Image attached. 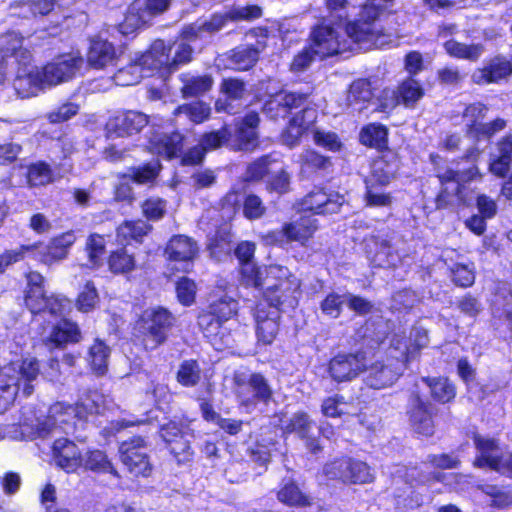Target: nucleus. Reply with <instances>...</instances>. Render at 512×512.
<instances>
[{
    "label": "nucleus",
    "mask_w": 512,
    "mask_h": 512,
    "mask_svg": "<svg viewBox=\"0 0 512 512\" xmlns=\"http://www.w3.org/2000/svg\"><path fill=\"white\" fill-rule=\"evenodd\" d=\"M428 344L427 332L421 328L411 331L409 339L405 335L394 334L390 339L388 357L376 361L365 368V382L374 389H382L394 384L406 368V363Z\"/></svg>",
    "instance_id": "1"
},
{
    "label": "nucleus",
    "mask_w": 512,
    "mask_h": 512,
    "mask_svg": "<svg viewBox=\"0 0 512 512\" xmlns=\"http://www.w3.org/2000/svg\"><path fill=\"white\" fill-rule=\"evenodd\" d=\"M241 281L247 287L266 285L264 299L272 305L295 307L300 295V281L281 265L257 267L253 262L241 265Z\"/></svg>",
    "instance_id": "2"
},
{
    "label": "nucleus",
    "mask_w": 512,
    "mask_h": 512,
    "mask_svg": "<svg viewBox=\"0 0 512 512\" xmlns=\"http://www.w3.org/2000/svg\"><path fill=\"white\" fill-rule=\"evenodd\" d=\"M104 406V396L98 391H89L80 396L76 406L57 402L49 409V415L41 424L40 434L45 435L58 427L68 433L72 430L75 419L83 420L88 415L100 413Z\"/></svg>",
    "instance_id": "3"
},
{
    "label": "nucleus",
    "mask_w": 512,
    "mask_h": 512,
    "mask_svg": "<svg viewBox=\"0 0 512 512\" xmlns=\"http://www.w3.org/2000/svg\"><path fill=\"white\" fill-rule=\"evenodd\" d=\"M39 363L36 358L27 357L11 362L0 369V413L12 404L20 390L25 396L33 392L32 382L39 375Z\"/></svg>",
    "instance_id": "4"
},
{
    "label": "nucleus",
    "mask_w": 512,
    "mask_h": 512,
    "mask_svg": "<svg viewBox=\"0 0 512 512\" xmlns=\"http://www.w3.org/2000/svg\"><path fill=\"white\" fill-rule=\"evenodd\" d=\"M386 7L381 0H368L361 8L359 19L347 25V36L359 44V49L383 47L387 43L386 36L375 24Z\"/></svg>",
    "instance_id": "5"
},
{
    "label": "nucleus",
    "mask_w": 512,
    "mask_h": 512,
    "mask_svg": "<svg viewBox=\"0 0 512 512\" xmlns=\"http://www.w3.org/2000/svg\"><path fill=\"white\" fill-rule=\"evenodd\" d=\"M313 53L320 58L338 53L359 49V44L346 34V28L338 26L319 25L310 36Z\"/></svg>",
    "instance_id": "6"
},
{
    "label": "nucleus",
    "mask_w": 512,
    "mask_h": 512,
    "mask_svg": "<svg viewBox=\"0 0 512 512\" xmlns=\"http://www.w3.org/2000/svg\"><path fill=\"white\" fill-rule=\"evenodd\" d=\"M262 10L257 5L237 6L224 13L214 14L209 21L196 22L182 31L184 40L192 41L204 34H212L222 29L231 20H253L261 17Z\"/></svg>",
    "instance_id": "7"
},
{
    "label": "nucleus",
    "mask_w": 512,
    "mask_h": 512,
    "mask_svg": "<svg viewBox=\"0 0 512 512\" xmlns=\"http://www.w3.org/2000/svg\"><path fill=\"white\" fill-rule=\"evenodd\" d=\"M170 4L171 0H134L119 25L120 33L125 36L134 35L150 25L155 17L163 14Z\"/></svg>",
    "instance_id": "8"
},
{
    "label": "nucleus",
    "mask_w": 512,
    "mask_h": 512,
    "mask_svg": "<svg viewBox=\"0 0 512 512\" xmlns=\"http://www.w3.org/2000/svg\"><path fill=\"white\" fill-rule=\"evenodd\" d=\"M148 51L152 56L151 65L164 76L177 70L179 65L190 62L193 50L183 41L168 45L163 40H156Z\"/></svg>",
    "instance_id": "9"
},
{
    "label": "nucleus",
    "mask_w": 512,
    "mask_h": 512,
    "mask_svg": "<svg viewBox=\"0 0 512 512\" xmlns=\"http://www.w3.org/2000/svg\"><path fill=\"white\" fill-rule=\"evenodd\" d=\"M474 443L477 449L475 467L489 468L512 477V453L504 452L492 438L477 435Z\"/></svg>",
    "instance_id": "10"
},
{
    "label": "nucleus",
    "mask_w": 512,
    "mask_h": 512,
    "mask_svg": "<svg viewBox=\"0 0 512 512\" xmlns=\"http://www.w3.org/2000/svg\"><path fill=\"white\" fill-rule=\"evenodd\" d=\"M172 323L173 317L166 309L161 307L146 309L138 322V328L145 336L146 348L154 349L162 344Z\"/></svg>",
    "instance_id": "11"
},
{
    "label": "nucleus",
    "mask_w": 512,
    "mask_h": 512,
    "mask_svg": "<svg viewBox=\"0 0 512 512\" xmlns=\"http://www.w3.org/2000/svg\"><path fill=\"white\" fill-rule=\"evenodd\" d=\"M234 382L239 403L247 411L252 410L258 402H267L272 397V389L261 374L252 373L247 379L243 374H236Z\"/></svg>",
    "instance_id": "12"
},
{
    "label": "nucleus",
    "mask_w": 512,
    "mask_h": 512,
    "mask_svg": "<svg viewBox=\"0 0 512 512\" xmlns=\"http://www.w3.org/2000/svg\"><path fill=\"white\" fill-rule=\"evenodd\" d=\"M76 236L73 231H67L53 237L47 244L37 242L25 245L31 247L27 257L38 261L45 266H52L67 258L69 249L74 244Z\"/></svg>",
    "instance_id": "13"
},
{
    "label": "nucleus",
    "mask_w": 512,
    "mask_h": 512,
    "mask_svg": "<svg viewBox=\"0 0 512 512\" xmlns=\"http://www.w3.org/2000/svg\"><path fill=\"white\" fill-rule=\"evenodd\" d=\"M83 64L79 53L60 55L41 68L44 83L47 88H52L69 82L80 73Z\"/></svg>",
    "instance_id": "14"
},
{
    "label": "nucleus",
    "mask_w": 512,
    "mask_h": 512,
    "mask_svg": "<svg viewBox=\"0 0 512 512\" xmlns=\"http://www.w3.org/2000/svg\"><path fill=\"white\" fill-rule=\"evenodd\" d=\"M424 89L418 81L408 78L400 83L396 90L384 89L380 96V107L382 111H388L399 104L407 108H413L423 97Z\"/></svg>",
    "instance_id": "15"
},
{
    "label": "nucleus",
    "mask_w": 512,
    "mask_h": 512,
    "mask_svg": "<svg viewBox=\"0 0 512 512\" xmlns=\"http://www.w3.org/2000/svg\"><path fill=\"white\" fill-rule=\"evenodd\" d=\"M279 307L272 305L271 301L263 299L258 302L254 309L256 336L258 342L263 345H270L278 334Z\"/></svg>",
    "instance_id": "16"
},
{
    "label": "nucleus",
    "mask_w": 512,
    "mask_h": 512,
    "mask_svg": "<svg viewBox=\"0 0 512 512\" xmlns=\"http://www.w3.org/2000/svg\"><path fill=\"white\" fill-rule=\"evenodd\" d=\"M120 457L129 472L135 476H148L152 467L146 453L145 441L134 437L124 441L119 448Z\"/></svg>",
    "instance_id": "17"
},
{
    "label": "nucleus",
    "mask_w": 512,
    "mask_h": 512,
    "mask_svg": "<svg viewBox=\"0 0 512 512\" xmlns=\"http://www.w3.org/2000/svg\"><path fill=\"white\" fill-rule=\"evenodd\" d=\"M237 309V302L232 297L224 295L210 304L209 312L199 316V326L208 337L216 334L221 323L234 316Z\"/></svg>",
    "instance_id": "18"
},
{
    "label": "nucleus",
    "mask_w": 512,
    "mask_h": 512,
    "mask_svg": "<svg viewBox=\"0 0 512 512\" xmlns=\"http://www.w3.org/2000/svg\"><path fill=\"white\" fill-rule=\"evenodd\" d=\"M18 66L13 86L21 98L37 96L47 88L41 68L31 66L30 61L19 63Z\"/></svg>",
    "instance_id": "19"
},
{
    "label": "nucleus",
    "mask_w": 512,
    "mask_h": 512,
    "mask_svg": "<svg viewBox=\"0 0 512 512\" xmlns=\"http://www.w3.org/2000/svg\"><path fill=\"white\" fill-rule=\"evenodd\" d=\"M152 56L149 51L142 54H135L131 62L124 68L119 69L114 75V81L118 86H130L140 82L143 77L153 75L155 67L151 65Z\"/></svg>",
    "instance_id": "20"
},
{
    "label": "nucleus",
    "mask_w": 512,
    "mask_h": 512,
    "mask_svg": "<svg viewBox=\"0 0 512 512\" xmlns=\"http://www.w3.org/2000/svg\"><path fill=\"white\" fill-rule=\"evenodd\" d=\"M148 124L145 114L135 111L121 112L111 117L106 124L108 138L131 136Z\"/></svg>",
    "instance_id": "21"
},
{
    "label": "nucleus",
    "mask_w": 512,
    "mask_h": 512,
    "mask_svg": "<svg viewBox=\"0 0 512 512\" xmlns=\"http://www.w3.org/2000/svg\"><path fill=\"white\" fill-rule=\"evenodd\" d=\"M197 253V244L191 238L183 235L172 237L166 247L169 260L175 263L172 269L176 270L188 271Z\"/></svg>",
    "instance_id": "22"
},
{
    "label": "nucleus",
    "mask_w": 512,
    "mask_h": 512,
    "mask_svg": "<svg viewBox=\"0 0 512 512\" xmlns=\"http://www.w3.org/2000/svg\"><path fill=\"white\" fill-rule=\"evenodd\" d=\"M366 362L363 353L340 354L329 363V373L338 382L349 381L365 371Z\"/></svg>",
    "instance_id": "23"
},
{
    "label": "nucleus",
    "mask_w": 512,
    "mask_h": 512,
    "mask_svg": "<svg viewBox=\"0 0 512 512\" xmlns=\"http://www.w3.org/2000/svg\"><path fill=\"white\" fill-rule=\"evenodd\" d=\"M344 203L343 196L337 193H326L322 189H315L308 193L300 202V209L315 214H333L340 211Z\"/></svg>",
    "instance_id": "24"
},
{
    "label": "nucleus",
    "mask_w": 512,
    "mask_h": 512,
    "mask_svg": "<svg viewBox=\"0 0 512 512\" xmlns=\"http://www.w3.org/2000/svg\"><path fill=\"white\" fill-rule=\"evenodd\" d=\"M318 226L316 220L309 216L300 217L298 220L286 224L279 232L269 235L271 243H281L285 237L287 241H295L305 244L315 233Z\"/></svg>",
    "instance_id": "25"
},
{
    "label": "nucleus",
    "mask_w": 512,
    "mask_h": 512,
    "mask_svg": "<svg viewBox=\"0 0 512 512\" xmlns=\"http://www.w3.org/2000/svg\"><path fill=\"white\" fill-rule=\"evenodd\" d=\"M31 61V53L23 47V37L17 32H8L0 36V62L6 66Z\"/></svg>",
    "instance_id": "26"
},
{
    "label": "nucleus",
    "mask_w": 512,
    "mask_h": 512,
    "mask_svg": "<svg viewBox=\"0 0 512 512\" xmlns=\"http://www.w3.org/2000/svg\"><path fill=\"white\" fill-rule=\"evenodd\" d=\"M53 452L56 464L67 473H74L82 468L84 455L70 440L57 439L53 445Z\"/></svg>",
    "instance_id": "27"
},
{
    "label": "nucleus",
    "mask_w": 512,
    "mask_h": 512,
    "mask_svg": "<svg viewBox=\"0 0 512 512\" xmlns=\"http://www.w3.org/2000/svg\"><path fill=\"white\" fill-rule=\"evenodd\" d=\"M478 177H481V175L476 166H472L463 171L447 170L439 175L440 182L444 187L440 197L455 196L458 201H464L461 189L462 185Z\"/></svg>",
    "instance_id": "28"
},
{
    "label": "nucleus",
    "mask_w": 512,
    "mask_h": 512,
    "mask_svg": "<svg viewBox=\"0 0 512 512\" xmlns=\"http://www.w3.org/2000/svg\"><path fill=\"white\" fill-rule=\"evenodd\" d=\"M317 111L314 108H305L300 113L295 114L289 121L286 131L282 134L283 142L292 147L296 145L301 136L316 121Z\"/></svg>",
    "instance_id": "29"
},
{
    "label": "nucleus",
    "mask_w": 512,
    "mask_h": 512,
    "mask_svg": "<svg viewBox=\"0 0 512 512\" xmlns=\"http://www.w3.org/2000/svg\"><path fill=\"white\" fill-rule=\"evenodd\" d=\"M182 136L179 133H166L154 131L149 136L148 149L151 153L165 158H173L182 148Z\"/></svg>",
    "instance_id": "30"
},
{
    "label": "nucleus",
    "mask_w": 512,
    "mask_h": 512,
    "mask_svg": "<svg viewBox=\"0 0 512 512\" xmlns=\"http://www.w3.org/2000/svg\"><path fill=\"white\" fill-rule=\"evenodd\" d=\"M170 430L175 431V434L181 432L180 426L171 421L161 427V437L169 445L171 453L179 463L189 462L193 457V450L187 435H181L180 439H174L170 437Z\"/></svg>",
    "instance_id": "31"
},
{
    "label": "nucleus",
    "mask_w": 512,
    "mask_h": 512,
    "mask_svg": "<svg viewBox=\"0 0 512 512\" xmlns=\"http://www.w3.org/2000/svg\"><path fill=\"white\" fill-rule=\"evenodd\" d=\"M116 59L117 53L112 43L101 37H96L91 40L87 53V61L91 67L102 69L113 65Z\"/></svg>",
    "instance_id": "32"
},
{
    "label": "nucleus",
    "mask_w": 512,
    "mask_h": 512,
    "mask_svg": "<svg viewBox=\"0 0 512 512\" xmlns=\"http://www.w3.org/2000/svg\"><path fill=\"white\" fill-rule=\"evenodd\" d=\"M411 423L417 433L423 435H431L433 433V421L428 405L420 398L419 395L411 397L409 402V411Z\"/></svg>",
    "instance_id": "33"
},
{
    "label": "nucleus",
    "mask_w": 512,
    "mask_h": 512,
    "mask_svg": "<svg viewBox=\"0 0 512 512\" xmlns=\"http://www.w3.org/2000/svg\"><path fill=\"white\" fill-rule=\"evenodd\" d=\"M270 99L265 102L264 112L271 118H277L284 116L286 108L299 107L305 100V97L301 94L292 92H275L270 95Z\"/></svg>",
    "instance_id": "34"
},
{
    "label": "nucleus",
    "mask_w": 512,
    "mask_h": 512,
    "mask_svg": "<svg viewBox=\"0 0 512 512\" xmlns=\"http://www.w3.org/2000/svg\"><path fill=\"white\" fill-rule=\"evenodd\" d=\"M512 73V64L503 58H495L490 64L482 69L476 70L472 79L476 84H489L498 82Z\"/></svg>",
    "instance_id": "35"
},
{
    "label": "nucleus",
    "mask_w": 512,
    "mask_h": 512,
    "mask_svg": "<svg viewBox=\"0 0 512 512\" xmlns=\"http://www.w3.org/2000/svg\"><path fill=\"white\" fill-rule=\"evenodd\" d=\"M397 168L398 164L393 155L379 157L372 162L371 172L365 183L387 185L395 175Z\"/></svg>",
    "instance_id": "36"
},
{
    "label": "nucleus",
    "mask_w": 512,
    "mask_h": 512,
    "mask_svg": "<svg viewBox=\"0 0 512 512\" xmlns=\"http://www.w3.org/2000/svg\"><path fill=\"white\" fill-rule=\"evenodd\" d=\"M80 340V330L78 326L63 318L53 325L46 342L47 345L59 347L67 343H74Z\"/></svg>",
    "instance_id": "37"
},
{
    "label": "nucleus",
    "mask_w": 512,
    "mask_h": 512,
    "mask_svg": "<svg viewBox=\"0 0 512 512\" xmlns=\"http://www.w3.org/2000/svg\"><path fill=\"white\" fill-rule=\"evenodd\" d=\"M512 162V136L497 144V153L490 158L489 171L497 177L503 178L510 169Z\"/></svg>",
    "instance_id": "38"
},
{
    "label": "nucleus",
    "mask_w": 512,
    "mask_h": 512,
    "mask_svg": "<svg viewBox=\"0 0 512 512\" xmlns=\"http://www.w3.org/2000/svg\"><path fill=\"white\" fill-rule=\"evenodd\" d=\"M313 428V422L304 412L295 413L289 423L284 427V431L288 433H296L300 438L306 440L308 449L317 452L320 449L317 440L311 437L310 431Z\"/></svg>",
    "instance_id": "39"
},
{
    "label": "nucleus",
    "mask_w": 512,
    "mask_h": 512,
    "mask_svg": "<svg viewBox=\"0 0 512 512\" xmlns=\"http://www.w3.org/2000/svg\"><path fill=\"white\" fill-rule=\"evenodd\" d=\"M259 123L257 113H248L243 120L237 124L236 138L238 148L241 150H249L256 145V128Z\"/></svg>",
    "instance_id": "40"
},
{
    "label": "nucleus",
    "mask_w": 512,
    "mask_h": 512,
    "mask_svg": "<svg viewBox=\"0 0 512 512\" xmlns=\"http://www.w3.org/2000/svg\"><path fill=\"white\" fill-rule=\"evenodd\" d=\"M372 97L371 84L365 79H358L349 88L346 98L347 107L354 111H362Z\"/></svg>",
    "instance_id": "41"
},
{
    "label": "nucleus",
    "mask_w": 512,
    "mask_h": 512,
    "mask_svg": "<svg viewBox=\"0 0 512 512\" xmlns=\"http://www.w3.org/2000/svg\"><path fill=\"white\" fill-rule=\"evenodd\" d=\"M487 107L481 103H474L469 105L463 114V120L467 127V132L475 137H480L481 128L483 126V119L486 116Z\"/></svg>",
    "instance_id": "42"
},
{
    "label": "nucleus",
    "mask_w": 512,
    "mask_h": 512,
    "mask_svg": "<svg viewBox=\"0 0 512 512\" xmlns=\"http://www.w3.org/2000/svg\"><path fill=\"white\" fill-rule=\"evenodd\" d=\"M264 43L258 42L256 48L252 47H240L234 50L231 56V63L233 68L236 70H248L257 61L259 50L263 49Z\"/></svg>",
    "instance_id": "43"
},
{
    "label": "nucleus",
    "mask_w": 512,
    "mask_h": 512,
    "mask_svg": "<svg viewBox=\"0 0 512 512\" xmlns=\"http://www.w3.org/2000/svg\"><path fill=\"white\" fill-rule=\"evenodd\" d=\"M182 93L184 97H194L203 94L211 89L213 80L210 76H189L182 75Z\"/></svg>",
    "instance_id": "44"
},
{
    "label": "nucleus",
    "mask_w": 512,
    "mask_h": 512,
    "mask_svg": "<svg viewBox=\"0 0 512 512\" xmlns=\"http://www.w3.org/2000/svg\"><path fill=\"white\" fill-rule=\"evenodd\" d=\"M347 467L345 483L365 484L374 480V474L365 462L348 458Z\"/></svg>",
    "instance_id": "45"
},
{
    "label": "nucleus",
    "mask_w": 512,
    "mask_h": 512,
    "mask_svg": "<svg viewBox=\"0 0 512 512\" xmlns=\"http://www.w3.org/2000/svg\"><path fill=\"white\" fill-rule=\"evenodd\" d=\"M388 132L385 126L381 124H369L364 127L360 133L362 144L382 149L387 145Z\"/></svg>",
    "instance_id": "46"
},
{
    "label": "nucleus",
    "mask_w": 512,
    "mask_h": 512,
    "mask_svg": "<svg viewBox=\"0 0 512 512\" xmlns=\"http://www.w3.org/2000/svg\"><path fill=\"white\" fill-rule=\"evenodd\" d=\"M421 383L430 388L432 397L439 402H449L455 397V388L446 378H422Z\"/></svg>",
    "instance_id": "47"
},
{
    "label": "nucleus",
    "mask_w": 512,
    "mask_h": 512,
    "mask_svg": "<svg viewBox=\"0 0 512 512\" xmlns=\"http://www.w3.org/2000/svg\"><path fill=\"white\" fill-rule=\"evenodd\" d=\"M151 229V226L142 220L126 221L117 229V237L121 243L130 240L140 241Z\"/></svg>",
    "instance_id": "48"
},
{
    "label": "nucleus",
    "mask_w": 512,
    "mask_h": 512,
    "mask_svg": "<svg viewBox=\"0 0 512 512\" xmlns=\"http://www.w3.org/2000/svg\"><path fill=\"white\" fill-rule=\"evenodd\" d=\"M82 468L94 472L115 473L114 467L107 455L97 449L86 452Z\"/></svg>",
    "instance_id": "49"
},
{
    "label": "nucleus",
    "mask_w": 512,
    "mask_h": 512,
    "mask_svg": "<svg viewBox=\"0 0 512 512\" xmlns=\"http://www.w3.org/2000/svg\"><path fill=\"white\" fill-rule=\"evenodd\" d=\"M444 47L450 56L471 61L477 60L483 53V47L479 44L466 45L450 40L445 43Z\"/></svg>",
    "instance_id": "50"
},
{
    "label": "nucleus",
    "mask_w": 512,
    "mask_h": 512,
    "mask_svg": "<svg viewBox=\"0 0 512 512\" xmlns=\"http://www.w3.org/2000/svg\"><path fill=\"white\" fill-rule=\"evenodd\" d=\"M109 347L102 341L96 340L89 350V361L97 374H104L108 366Z\"/></svg>",
    "instance_id": "51"
},
{
    "label": "nucleus",
    "mask_w": 512,
    "mask_h": 512,
    "mask_svg": "<svg viewBox=\"0 0 512 512\" xmlns=\"http://www.w3.org/2000/svg\"><path fill=\"white\" fill-rule=\"evenodd\" d=\"M108 266L114 274H125L135 269V259L124 249L117 250L109 256Z\"/></svg>",
    "instance_id": "52"
},
{
    "label": "nucleus",
    "mask_w": 512,
    "mask_h": 512,
    "mask_svg": "<svg viewBox=\"0 0 512 512\" xmlns=\"http://www.w3.org/2000/svg\"><path fill=\"white\" fill-rule=\"evenodd\" d=\"M27 181L30 186H44L54 181V175L48 164L38 162L28 167Z\"/></svg>",
    "instance_id": "53"
},
{
    "label": "nucleus",
    "mask_w": 512,
    "mask_h": 512,
    "mask_svg": "<svg viewBox=\"0 0 512 512\" xmlns=\"http://www.w3.org/2000/svg\"><path fill=\"white\" fill-rule=\"evenodd\" d=\"M211 109L204 102L197 101L190 104L179 106L174 114L176 116L180 114L186 115L194 123H202L207 120L210 116Z\"/></svg>",
    "instance_id": "54"
},
{
    "label": "nucleus",
    "mask_w": 512,
    "mask_h": 512,
    "mask_svg": "<svg viewBox=\"0 0 512 512\" xmlns=\"http://www.w3.org/2000/svg\"><path fill=\"white\" fill-rule=\"evenodd\" d=\"M98 303V291L95 285L89 281L80 291L76 300V307L81 312H90L97 307Z\"/></svg>",
    "instance_id": "55"
},
{
    "label": "nucleus",
    "mask_w": 512,
    "mask_h": 512,
    "mask_svg": "<svg viewBox=\"0 0 512 512\" xmlns=\"http://www.w3.org/2000/svg\"><path fill=\"white\" fill-rule=\"evenodd\" d=\"M278 499L289 506H306L310 504L308 497L294 483L285 484L278 492Z\"/></svg>",
    "instance_id": "56"
},
{
    "label": "nucleus",
    "mask_w": 512,
    "mask_h": 512,
    "mask_svg": "<svg viewBox=\"0 0 512 512\" xmlns=\"http://www.w3.org/2000/svg\"><path fill=\"white\" fill-rule=\"evenodd\" d=\"M201 378L200 368L196 361H184L178 370L177 380L184 386H194Z\"/></svg>",
    "instance_id": "57"
},
{
    "label": "nucleus",
    "mask_w": 512,
    "mask_h": 512,
    "mask_svg": "<svg viewBox=\"0 0 512 512\" xmlns=\"http://www.w3.org/2000/svg\"><path fill=\"white\" fill-rule=\"evenodd\" d=\"M161 165L153 161L132 170L131 178L138 184H147L154 181L160 171Z\"/></svg>",
    "instance_id": "58"
},
{
    "label": "nucleus",
    "mask_w": 512,
    "mask_h": 512,
    "mask_svg": "<svg viewBox=\"0 0 512 512\" xmlns=\"http://www.w3.org/2000/svg\"><path fill=\"white\" fill-rule=\"evenodd\" d=\"M71 310V302L62 295H51L45 304V311L56 318L63 319Z\"/></svg>",
    "instance_id": "59"
},
{
    "label": "nucleus",
    "mask_w": 512,
    "mask_h": 512,
    "mask_svg": "<svg viewBox=\"0 0 512 512\" xmlns=\"http://www.w3.org/2000/svg\"><path fill=\"white\" fill-rule=\"evenodd\" d=\"M105 244L104 237L99 234H92L88 237L86 250L93 267L98 266L100 263L101 257L105 252Z\"/></svg>",
    "instance_id": "60"
},
{
    "label": "nucleus",
    "mask_w": 512,
    "mask_h": 512,
    "mask_svg": "<svg viewBox=\"0 0 512 512\" xmlns=\"http://www.w3.org/2000/svg\"><path fill=\"white\" fill-rule=\"evenodd\" d=\"M482 491L491 498L490 505L502 508L512 503V493L494 485H485Z\"/></svg>",
    "instance_id": "61"
},
{
    "label": "nucleus",
    "mask_w": 512,
    "mask_h": 512,
    "mask_svg": "<svg viewBox=\"0 0 512 512\" xmlns=\"http://www.w3.org/2000/svg\"><path fill=\"white\" fill-rule=\"evenodd\" d=\"M344 304H346V294L339 295L337 293H330L321 302L320 308L325 315L337 318Z\"/></svg>",
    "instance_id": "62"
},
{
    "label": "nucleus",
    "mask_w": 512,
    "mask_h": 512,
    "mask_svg": "<svg viewBox=\"0 0 512 512\" xmlns=\"http://www.w3.org/2000/svg\"><path fill=\"white\" fill-rule=\"evenodd\" d=\"M300 162L303 171L313 169H325L330 165L328 158L318 154L313 150H306L300 155Z\"/></svg>",
    "instance_id": "63"
},
{
    "label": "nucleus",
    "mask_w": 512,
    "mask_h": 512,
    "mask_svg": "<svg viewBox=\"0 0 512 512\" xmlns=\"http://www.w3.org/2000/svg\"><path fill=\"white\" fill-rule=\"evenodd\" d=\"M49 297L45 295L44 289H26L25 304L32 313L45 311V304Z\"/></svg>",
    "instance_id": "64"
}]
</instances>
